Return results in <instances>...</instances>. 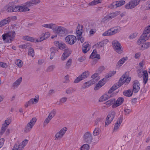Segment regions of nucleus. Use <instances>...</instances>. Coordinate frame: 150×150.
Instances as JSON below:
<instances>
[{
  "mask_svg": "<svg viewBox=\"0 0 150 150\" xmlns=\"http://www.w3.org/2000/svg\"><path fill=\"white\" fill-rule=\"evenodd\" d=\"M127 73H126L123 75L120 79L118 83V84H115L113 85L109 90L108 91V94L110 95L113 91L116 90L119 87L122 85L124 83L126 82L128 84L131 80V78L130 77H127L126 75Z\"/></svg>",
  "mask_w": 150,
  "mask_h": 150,
  "instance_id": "obj_1",
  "label": "nucleus"
},
{
  "mask_svg": "<svg viewBox=\"0 0 150 150\" xmlns=\"http://www.w3.org/2000/svg\"><path fill=\"white\" fill-rule=\"evenodd\" d=\"M15 34L14 31L4 33L2 35V39L5 42L11 43L13 40Z\"/></svg>",
  "mask_w": 150,
  "mask_h": 150,
  "instance_id": "obj_2",
  "label": "nucleus"
},
{
  "mask_svg": "<svg viewBox=\"0 0 150 150\" xmlns=\"http://www.w3.org/2000/svg\"><path fill=\"white\" fill-rule=\"evenodd\" d=\"M112 47L114 50L117 53L120 54L123 52V48L120 43L115 40L112 43Z\"/></svg>",
  "mask_w": 150,
  "mask_h": 150,
  "instance_id": "obj_3",
  "label": "nucleus"
},
{
  "mask_svg": "<svg viewBox=\"0 0 150 150\" xmlns=\"http://www.w3.org/2000/svg\"><path fill=\"white\" fill-rule=\"evenodd\" d=\"M115 116V113L114 111H110L108 115L105 122V126H108L113 120Z\"/></svg>",
  "mask_w": 150,
  "mask_h": 150,
  "instance_id": "obj_4",
  "label": "nucleus"
},
{
  "mask_svg": "<svg viewBox=\"0 0 150 150\" xmlns=\"http://www.w3.org/2000/svg\"><path fill=\"white\" fill-rule=\"evenodd\" d=\"M36 120V119L35 118H33L30 120V122L27 124L24 129V132L25 133H28L30 131L33 126L35 125Z\"/></svg>",
  "mask_w": 150,
  "mask_h": 150,
  "instance_id": "obj_5",
  "label": "nucleus"
},
{
  "mask_svg": "<svg viewBox=\"0 0 150 150\" xmlns=\"http://www.w3.org/2000/svg\"><path fill=\"white\" fill-rule=\"evenodd\" d=\"M140 0H131L125 6V8L128 9H132L139 4Z\"/></svg>",
  "mask_w": 150,
  "mask_h": 150,
  "instance_id": "obj_6",
  "label": "nucleus"
},
{
  "mask_svg": "<svg viewBox=\"0 0 150 150\" xmlns=\"http://www.w3.org/2000/svg\"><path fill=\"white\" fill-rule=\"evenodd\" d=\"M83 140L85 142L90 144L93 140L92 134L89 132H86L83 135Z\"/></svg>",
  "mask_w": 150,
  "mask_h": 150,
  "instance_id": "obj_7",
  "label": "nucleus"
},
{
  "mask_svg": "<svg viewBox=\"0 0 150 150\" xmlns=\"http://www.w3.org/2000/svg\"><path fill=\"white\" fill-rule=\"evenodd\" d=\"M89 75V72L87 71L83 72L75 79L74 83H78L80 81L86 78Z\"/></svg>",
  "mask_w": 150,
  "mask_h": 150,
  "instance_id": "obj_8",
  "label": "nucleus"
},
{
  "mask_svg": "<svg viewBox=\"0 0 150 150\" xmlns=\"http://www.w3.org/2000/svg\"><path fill=\"white\" fill-rule=\"evenodd\" d=\"M39 100V96L38 95L36 96L35 98L30 99L28 102L25 104L24 106L25 108H27L28 106L33 104L37 103Z\"/></svg>",
  "mask_w": 150,
  "mask_h": 150,
  "instance_id": "obj_9",
  "label": "nucleus"
},
{
  "mask_svg": "<svg viewBox=\"0 0 150 150\" xmlns=\"http://www.w3.org/2000/svg\"><path fill=\"white\" fill-rule=\"evenodd\" d=\"M67 129V128L66 127L61 129L59 131L57 132L55 134V139L58 140L61 138L64 135Z\"/></svg>",
  "mask_w": 150,
  "mask_h": 150,
  "instance_id": "obj_10",
  "label": "nucleus"
},
{
  "mask_svg": "<svg viewBox=\"0 0 150 150\" xmlns=\"http://www.w3.org/2000/svg\"><path fill=\"white\" fill-rule=\"evenodd\" d=\"M120 31L119 29H109L105 32L103 34V36L111 35Z\"/></svg>",
  "mask_w": 150,
  "mask_h": 150,
  "instance_id": "obj_11",
  "label": "nucleus"
},
{
  "mask_svg": "<svg viewBox=\"0 0 150 150\" xmlns=\"http://www.w3.org/2000/svg\"><path fill=\"white\" fill-rule=\"evenodd\" d=\"M66 41L70 45L74 44L76 41V37L72 35H69L67 36L65 38Z\"/></svg>",
  "mask_w": 150,
  "mask_h": 150,
  "instance_id": "obj_12",
  "label": "nucleus"
},
{
  "mask_svg": "<svg viewBox=\"0 0 150 150\" xmlns=\"http://www.w3.org/2000/svg\"><path fill=\"white\" fill-rule=\"evenodd\" d=\"M125 3V1L124 0L120 1L113 2L108 6V7L111 8H116L120 6Z\"/></svg>",
  "mask_w": 150,
  "mask_h": 150,
  "instance_id": "obj_13",
  "label": "nucleus"
},
{
  "mask_svg": "<svg viewBox=\"0 0 150 150\" xmlns=\"http://www.w3.org/2000/svg\"><path fill=\"white\" fill-rule=\"evenodd\" d=\"M14 12H23L24 11H27L30 10L28 8H27L25 6H13Z\"/></svg>",
  "mask_w": 150,
  "mask_h": 150,
  "instance_id": "obj_14",
  "label": "nucleus"
},
{
  "mask_svg": "<svg viewBox=\"0 0 150 150\" xmlns=\"http://www.w3.org/2000/svg\"><path fill=\"white\" fill-rule=\"evenodd\" d=\"M150 36V29H146L144 30L140 38L146 41L147 40Z\"/></svg>",
  "mask_w": 150,
  "mask_h": 150,
  "instance_id": "obj_15",
  "label": "nucleus"
},
{
  "mask_svg": "<svg viewBox=\"0 0 150 150\" xmlns=\"http://www.w3.org/2000/svg\"><path fill=\"white\" fill-rule=\"evenodd\" d=\"M133 91L134 93L138 92L140 88V85L139 82L137 80H135L133 82Z\"/></svg>",
  "mask_w": 150,
  "mask_h": 150,
  "instance_id": "obj_16",
  "label": "nucleus"
},
{
  "mask_svg": "<svg viewBox=\"0 0 150 150\" xmlns=\"http://www.w3.org/2000/svg\"><path fill=\"white\" fill-rule=\"evenodd\" d=\"M71 51L69 49H65L64 53L63 54L61 57V59L64 61L71 54Z\"/></svg>",
  "mask_w": 150,
  "mask_h": 150,
  "instance_id": "obj_17",
  "label": "nucleus"
},
{
  "mask_svg": "<svg viewBox=\"0 0 150 150\" xmlns=\"http://www.w3.org/2000/svg\"><path fill=\"white\" fill-rule=\"evenodd\" d=\"M40 2L39 0H34L30 1H29L27 2L25 5L23 6H25L27 8L30 6H33L34 5Z\"/></svg>",
  "mask_w": 150,
  "mask_h": 150,
  "instance_id": "obj_18",
  "label": "nucleus"
},
{
  "mask_svg": "<svg viewBox=\"0 0 150 150\" xmlns=\"http://www.w3.org/2000/svg\"><path fill=\"white\" fill-rule=\"evenodd\" d=\"M107 81V80L105 77L100 81L98 84H97L95 87V90H97L99 89L100 88L105 84Z\"/></svg>",
  "mask_w": 150,
  "mask_h": 150,
  "instance_id": "obj_19",
  "label": "nucleus"
},
{
  "mask_svg": "<svg viewBox=\"0 0 150 150\" xmlns=\"http://www.w3.org/2000/svg\"><path fill=\"white\" fill-rule=\"evenodd\" d=\"M124 101V99L123 98L120 97L118 98L116 101V102L112 105L113 108H115L118 107L122 104Z\"/></svg>",
  "mask_w": 150,
  "mask_h": 150,
  "instance_id": "obj_20",
  "label": "nucleus"
},
{
  "mask_svg": "<svg viewBox=\"0 0 150 150\" xmlns=\"http://www.w3.org/2000/svg\"><path fill=\"white\" fill-rule=\"evenodd\" d=\"M82 51L83 53L87 52L90 50L89 44L88 42H85L83 45Z\"/></svg>",
  "mask_w": 150,
  "mask_h": 150,
  "instance_id": "obj_21",
  "label": "nucleus"
},
{
  "mask_svg": "<svg viewBox=\"0 0 150 150\" xmlns=\"http://www.w3.org/2000/svg\"><path fill=\"white\" fill-rule=\"evenodd\" d=\"M42 27L44 28H62V27L61 26H57L55 24L51 23L49 24H44L42 25Z\"/></svg>",
  "mask_w": 150,
  "mask_h": 150,
  "instance_id": "obj_22",
  "label": "nucleus"
},
{
  "mask_svg": "<svg viewBox=\"0 0 150 150\" xmlns=\"http://www.w3.org/2000/svg\"><path fill=\"white\" fill-rule=\"evenodd\" d=\"M11 119L9 118L6 119L4 123L2 124L1 128L4 129L6 131V129L8 127V125L11 123Z\"/></svg>",
  "mask_w": 150,
  "mask_h": 150,
  "instance_id": "obj_23",
  "label": "nucleus"
},
{
  "mask_svg": "<svg viewBox=\"0 0 150 150\" xmlns=\"http://www.w3.org/2000/svg\"><path fill=\"white\" fill-rule=\"evenodd\" d=\"M122 122V120L121 118H119L117 120L116 123L115 124L113 129L114 132H116L119 129L121 123Z\"/></svg>",
  "mask_w": 150,
  "mask_h": 150,
  "instance_id": "obj_24",
  "label": "nucleus"
},
{
  "mask_svg": "<svg viewBox=\"0 0 150 150\" xmlns=\"http://www.w3.org/2000/svg\"><path fill=\"white\" fill-rule=\"evenodd\" d=\"M54 44L56 46L62 50L64 49L66 47V45L64 43H60L59 41H55L54 42Z\"/></svg>",
  "mask_w": 150,
  "mask_h": 150,
  "instance_id": "obj_25",
  "label": "nucleus"
},
{
  "mask_svg": "<svg viewBox=\"0 0 150 150\" xmlns=\"http://www.w3.org/2000/svg\"><path fill=\"white\" fill-rule=\"evenodd\" d=\"M50 35V33L47 32L45 33L43 36L40 37L39 39H37L36 40L37 42H40L43 40L46 39L48 38Z\"/></svg>",
  "mask_w": 150,
  "mask_h": 150,
  "instance_id": "obj_26",
  "label": "nucleus"
},
{
  "mask_svg": "<svg viewBox=\"0 0 150 150\" xmlns=\"http://www.w3.org/2000/svg\"><path fill=\"white\" fill-rule=\"evenodd\" d=\"M53 31L57 34H63L66 33L65 29H53Z\"/></svg>",
  "mask_w": 150,
  "mask_h": 150,
  "instance_id": "obj_27",
  "label": "nucleus"
},
{
  "mask_svg": "<svg viewBox=\"0 0 150 150\" xmlns=\"http://www.w3.org/2000/svg\"><path fill=\"white\" fill-rule=\"evenodd\" d=\"M11 19L8 18L4 19L0 22V27H1L11 21Z\"/></svg>",
  "mask_w": 150,
  "mask_h": 150,
  "instance_id": "obj_28",
  "label": "nucleus"
},
{
  "mask_svg": "<svg viewBox=\"0 0 150 150\" xmlns=\"http://www.w3.org/2000/svg\"><path fill=\"white\" fill-rule=\"evenodd\" d=\"M142 76L143 77V81L144 83V84H146L147 82L148 79V74L146 71H144V73Z\"/></svg>",
  "mask_w": 150,
  "mask_h": 150,
  "instance_id": "obj_29",
  "label": "nucleus"
},
{
  "mask_svg": "<svg viewBox=\"0 0 150 150\" xmlns=\"http://www.w3.org/2000/svg\"><path fill=\"white\" fill-rule=\"evenodd\" d=\"M22 78H19L12 85V87L13 88L17 87L22 81Z\"/></svg>",
  "mask_w": 150,
  "mask_h": 150,
  "instance_id": "obj_30",
  "label": "nucleus"
},
{
  "mask_svg": "<svg viewBox=\"0 0 150 150\" xmlns=\"http://www.w3.org/2000/svg\"><path fill=\"white\" fill-rule=\"evenodd\" d=\"M120 13V12L119 11H117L110 13L108 14V17L110 18V20L112 18L116 16L117 15H118Z\"/></svg>",
  "mask_w": 150,
  "mask_h": 150,
  "instance_id": "obj_31",
  "label": "nucleus"
},
{
  "mask_svg": "<svg viewBox=\"0 0 150 150\" xmlns=\"http://www.w3.org/2000/svg\"><path fill=\"white\" fill-rule=\"evenodd\" d=\"M50 51L51 52L50 59H52L54 56L55 53L57 51V48L55 47H52L50 49Z\"/></svg>",
  "mask_w": 150,
  "mask_h": 150,
  "instance_id": "obj_32",
  "label": "nucleus"
},
{
  "mask_svg": "<svg viewBox=\"0 0 150 150\" xmlns=\"http://www.w3.org/2000/svg\"><path fill=\"white\" fill-rule=\"evenodd\" d=\"M133 92V91L131 89H129L124 91L123 92V94L125 96L129 97L132 95Z\"/></svg>",
  "mask_w": 150,
  "mask_h": 150,
  "instance_id": "obj_33",
  "label": "nucleus"
},
{
  "mask_svg": "<svg viewBox=\"0 0 150 150\" xmlns=\"http://www.w3.org/2000/svg\"><path fill=\"white\" fill-rule=\"evenodd\" d=\"M141 49L143 50L146 49L150 47V42L144 43L142 45H140Z\"/></svg>",
  "mask_w": 150,
  "mask_h": 150,
  "instance_id": "obj_34",
  "label": "nucleus"
},
{
  "mask_svg": "<svg viewBox=\"0 0 150 150\" xmlns=\"http://www.w3.org/2000/svg\"><path fill=\"white\" fill-rule=\"evenodd\" d=\"M116 100L115 98H112L107 101L105 104L108 106H109L112 105L115 103Z\"/></svg>",
  "mask_w": 150,
  "mask_h": 150,
  "instance_id": "obj_35",
  "label": "nucleus"
},
{
  "mask_svg": "<svg viewBox=\"0 0 150 150\" xmlns=\"http://www.w3.org/2000/svg\"><path fill=\"white\" fill-rule=\"evenodd\" d=\"M101 132V130L99 127H96L93 131V134L94 136L99 135Z\"/></svg>",
  "mask_w": 150,
  "mask_h": 150,
  "instance_id": "obj_36",
  "label": "nucleus"
},
{
  "mask_svg": "<svg viewBox=\"0 0 150 150\" xmlns=\"http://www.w3.org/2000/svg\"><path fill=\"white\" fill-rule=\"evenodd\" d=\"M111 97V95H109L108 94V93L106 94L103 95L100 97V99H101V101H104L108 100Z\"/></svg>",
  "mask_w": 150,
  "mask_h": 150,
  "instance_id": "obj_37",
  "label": "nucleus"
},
{
  "mask_svg": "<svg viewBox=\"0 0 150 150\" xmlns=\"http://www.w3.org/2000/svg\"><path fill=\"white\" fill-rule=\"evenodd\" d=\"M92 79V80H93L95 83H96L100 79L99 76L98 75V73H95L93 74L91 76Z\"/></svg>",
  "mask_w": 150,
  "mask_h": 150,
  "instance_id": "obj_38",
  "label": "nucleus"
},
{
  "mask_svg": "<svg viewBox=\"0 0 150 150\" xmlns=\"http://www.w3.org/2000/svg\"><path fill=\"white\" fill-rule=\"evenodd\" d=\"M23 39L25 40H27V41H30L32 42H36V40L34 39L33 37H30L28 36H26L23 37Z\"/></svg>",
  "mask_w": 150,
  "mask_h": 150,
  "instance_id": "obj_39",
  "label": "nucleus"
},
{
  "mask_svg": "<svg viewBox=\"0 0 150 150\" xmlns=\"http://www.w3.org/2000/svg\"><path fill=\"white\" fill-rule=\"evenodd\" d=\"M127 58H128L127 57L122 58L118 62V64L120 66H121L127 59Z\"/></svg>",
  "mask_w": 150,
  "mask_h": 150,
  "instance_id": "obj_40",
  "label": "nucleus"
},
{
  "mask_svg": "<svg viewBox=\"0 0 150 150\" xmlns=\"http://www.w3.org/2000/svg\"><path fill=\"white\" fill-rule=\"evenodd\" d=\"M116 73L115 71H110L109 73L105 76V78L108 80V78L111 77L112 76L114 75Z\"/></svg>",
  "mask_w": 150,
  "mask_h": 150,
  "instance_id": "obj_41",
  "label": "nucleus"
},
{
  "mask_svg": "<svg viewBox=\"0 0 150 150\" xmlns=\"http://www.w3.org/2000/svg\"><path fill=\"white\" fill-rule=\"evenodd\" d=\"M95 83L94 81L93 80L91 79L90 81L86 82L85 83V88H87L89 86H90L94 84Z\"/></svg>",
  "mask_w": 150,
  "mask_h": 150,
  "instance_id": "obj_42",
  "label": "nucleus"
},
{
  "mask_svg": "<svg viewBox=\"0 0 150 150\" xmlns=\"http://www.w3.org/2000/svg\"><path fill=\"white\" fill-rule=\"evenodd\" d=\"M56 113V110L53 109L50 112L48 116L52 119L55 116Z\"/></svg>",
  "mask_w": 150,
  "mask_h": 150,
  "instance_id": "obj_43",
  "label": "nucleus"
},
{
  "mask_svg": "<svg viewBox=\"0 0 150 150\" xmlns=\"http://www.w3.org/2000/svg\"><path fill=\"white\" fill-rule=\"evenodd\" d=\"M104 42L105 41L103 40L102 41L98 43L95 45V46L97 48H99L100 47H102L104 45Z\"/></svg>",
  "mask_w": 150,
  "mask_h": 150,
  "instance_id": "obj_44",
  "label": "nucleus"
},
{
  "mask_svg": "<svg viewBox=\"0 0 150 150\" xmlns=\"http://www.w3.org/2000/svg\"><path fill=\"white\" fill-rule=\"evenodd\" d=\"M89 149V145L88 144H85L81 147L80 150H88Z\"/></svg>",
  "mask_w": 150,
  "mask_h": 150,
  "instance_id": "obj_45",
  "label": "nucleus"
},
{
  "mask_svg": "<svg viewBox=\"0 0 150 150\" xmlns=\"http://www.w3.org/2000/svg\"><path fill=\"white\" fill-rule=\"evenodd\" d=\"M34 50L32 48L30 47L29 48L28 54L32 57H33L34 55Z\"/></svg>",
  "mask_w": 150,
  "mask_h": 150,
  "instance_id": "obj_46",
  "label": "nucleus"
},
{
  "mask_svg": "<svg viewBox=\"0 0 150 150\" xmlns=\"http://www.w3.org/2000/svg\"><path fill=\"white\" fill-rule=\"evenodd\" d=\"M52 119L48 116L45 119L43 122L44 126L47 125Z\"/></svg>",
  "mask_w": 150,
  "mask_h": 150,
  "instance_id": "obj_47",
  "label": "nucleus"
},
{
  "mask_svg": "<svg viewBox=\"0 0 150 150\" xmlns=\"http://www.w3.org/2000/svg\"><path fill=\"white\" fill-rule=\"evenodd\" d=\"M76 30L77 37H80L83 31V29H77Z\"/></svg>",
  "mask_w": 150,
  "mask_h": 150,
  "instance_id": "obj_48",
  "label": "nucleus"
},
{
  "mask_svg": "<svg viewBox=\"0 0 150 150\" xmlns=\"http://www.w3.org/2000/svg\"><path fill=\"white\" fill-rule=\"evenodd\" d=\"M15 63L19 67H21L22 66L23 62L21 60L18 59L16 61Z\"/></svg>",
  "mask_w": 150,
  "mask_h": 150,
  "instance_id": "obj_49",
  "label": "nucleus"
},
{
  "mask_svg": "<svg viewBox=\"0 0 150 150\" xmlns=\"http://www.w3.org/2000/svg\"><path fill=\"white\" fill-rule=\"evenodd\" d=\"M14 147L16 148V149L18 150H22L24 148V146L21 144H15Z\"/></svg>",
  "mask_w": 150,
  "mask_h": 150,
  "instance_id": "obj_50",
  "label": "nucleus"
},
{
  "mask_svg": "<svg viewBox=\"0 0 150 150\" xmlns=\"http://www.w3.org/2000/svg\"><path fill=\"white\" fill-rule=\"evenodd\" d=\"M55 68V66L54 65H51L49 66L46 69V71L48 72H50L52 71L54 68Z\"/></svg>",
  "mask_w": 150,
  "mask_h": 150,
  "instance_id": "obj_51",
  "label": "nucleus"
},
{
  "mask_svg": "<svg viewBox=\"0 0 150 150\" xmlns=\"http://www.w3.org/2000/svg\"><path fill=\"white\" fill-rule=\"evenodd\" d=\"M110 20V18L107 15L102 19L101 20V22L104 23Z\"/></svg>",
  "mask_w": 150,
  "mask_h": 150,
  "instance_id": "obj_52",
  "label": "nucleus"
},
{
  "mask_svg": "<svg viewBox=\"0 0 150 150\" xmlns=\"http://www.w3.org/2000/svg\"><path fill=\"white\" fill-rule=\"evenodd\" d=\"M75 91V90L72 88H69L66 91V93L67 94H70Z\"/></svg>",
  "mask_w": 150,
  "mask_h": 150,
  "instance_id": "obj_53",
  "label": "nucleus"
},
{
  "mask_svg": "<svg viewBox=\"0 0 150 150\" xmlns=\"http://www.w3.org/2000/svg\"><path fill=\"white\" fill-rule=\"evenodd\" d=\"M138 33L137 32H135L131 34L129 36V38L130 39H133L135 38L137 36Z\"/></svg>",
  "mask_w": 150,
  "mask_h": 150,
  "instance_id": "obj_54",
  "label": "nucleus"
},
{
  "mask_svg": "<svg viewBox=\"0 0 150 150\" xmlns=\"http://www.w3.org/2000/svg\"><path fill=\"white\" fill-rule=\"evenodd\" d=\"M146 41L142 39V38H139L137 42V44L138 45H142Z\"/></svg>",
  "mask_w": 150,
  "mask_h": 150,
  "instance_id": "obj_55",
  "label": "nucleus"
},
{
  "mask_svg": "<svg viewBox=\"0 0 150 150\" xmlns=\"http://www.w3.org/2000/svg\"><path fill=\"white\" fill-rule=\"evenodd\" d=\"M72 60L71 59H70L67 62L66 65V68L67 69H69Z\"/></svg>",
  "mask_w": 150,
  "mask_h": 150,
  "instance_id": "obj_56",
  "label": "nucleus"
},
{
  "mask_svg": "<svg viewBox=\"0 0 150 150\" xmlns=\"http://www.w3.org/2000/svg\"><path fill=\"white\" fill-rule=\"evenodd\" d=\"M99 141V138L98 137H95L92 141V144H97Z\"/></svg>",
  "mask_w": 150,
  "mask_h": 150,
  "instance_id": "obj_57",
  "label": "nucleus"
},
{
  "mask_svg": "<svg viewBox=\"0 0 150 150\" xmlns=\"http://www.w3.org/2000/svg\"><path fill=\"white\" fill-rule=\"evenodd\" d=\"M96 53H97V52H96V50H93V52H92V53L90 55V58L92 59H93L95 58V56L96 54Z\"/></svg>",
  "mask_w": 150,
  "mask_h": 150,
  "instance_id": "obj_58",
  "label": "nucleus"
},
{
  "mask_svg": "<svg viewBox=\"0 0 150 150\" xmlns=\"http://www.w3.org/2000/svg\"><path fill=\"white\" fill-rule=\"evenodd\" d=\"M138 76L139 77L141 78L142 77L144 73V71H142L141 70H139L138 71Z\"/></svg>",
  "mask_w": 150,
  "mask_h": 150,
  "instance_id": "obj_59",
  "label": "nucleus"
},
{
  "mask_svg": "<svg viewBox=\"0 0 150 150\" xmlns=\"http://www.w3.org/2000/svg\"><path fill=\"white\" fill-rule=\"evenodd\" d=\"M104 66H100L98 68L97 71L98 73H100L104 70Z\"/></svg>",
  "mask_w": 150,
  "mask_h": 150,
  "instance_id": "obj_60",
  "label": "nucleus"
},
{
  "mask_svg": "<svg viewBox=\"0 0 150 150\" xmlns=\"http://www.w3.org/2000/svg\"><path fill=\"white\" fill-rule=\"evenodd\" d=\"M13 6H11L9 7L7 9V11L8 12H14L13 11Z\"/></svg>",
  "mask_w": 150,
  "mask_h": 150,
  "instance_id": "obj_61",
  "label": "nucleus"
},
{
  "mask_svg": "<svg viewBox=\"0 0 150 150\" xmlns=\"http://www.w3.org/2000/svg\"><path fill=\"white\" fill-rule=\"evenodd\" d=\"M28 44H25L22 45H20V48L23 49L27 48L29 46Z\"/></svg>",
  "mask_w": 150,
  "mask_h": 150,
  "instance_id": "obj_62",
  "label": "nucleus"
},
{
  "mask_svg": "<svg viewBox=\"0 0 150 150\" xmlns=\"http://www.w3.org/2000/svg\"><path fill=\"white\" fill-rule=\"evenodd\" d=\"M86 59V57L84 56H83L81 57H79L78 59V60L79 62H82L85 60Z\"/></svg>",
  "mask_w": 150,
  "mask_h": 150,
  "instance_id": "obj_63",
  "label": "nucleus"
},
{
  "mask_svg": "<svg viewBox=\"0 0 150 150\" xmlns=\"http://www.w3.org/2000/svg\"><path fill=\"white\" fill-rule=\"evenodd\" d=\"M28 140L25 139L24 140L21 144L24 146V147L28 143Z\"/></svg>",
  "mask_w": 150,
  "mask_h": 150,
  "instance_id": "obj_64",
  "label": "nucleus"
}]
</instances>
